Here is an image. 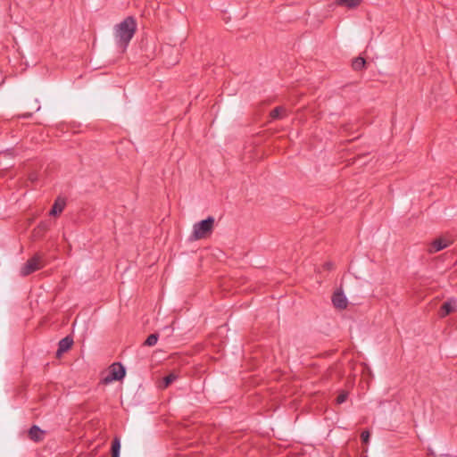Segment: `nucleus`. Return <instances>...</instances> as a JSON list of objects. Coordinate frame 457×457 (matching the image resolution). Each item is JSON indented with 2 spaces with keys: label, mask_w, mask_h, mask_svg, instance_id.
<instances>
[{
  "label": "nucleus",
  "mask_w": 457,
  "mask_h": 457,
  "mask_svg": "<svg viewBox=\"0 0 457 457\" xmlns=\"http://www.w3.org/2000/svg\"><path fill=\"white\" fill-rule=\"evenodd\" d=\"M137 30V22L132 16L125 18L114 27V38L116 45L126 49Z\"/></svg>",
  "instance_id": "obj_1"
},
{
  "label": "nucleus",
  "mask_w": 457,
  "mask_h": 457,
  "mask_svg": "<svg viewBox=\"0 0 457 457\" xmlns=\"http://www.w3.org/2000/svg\"><path fill=\"white\" fill-rule=\"evenodd\" d=\"M214 225V218L208 217L207 219L195 223L193 227L191 234L192 240H199L207 237L212 231Z\"/></svg>",
  "instance_id": "obj_2"
},
{
  "label": "nucleus",
  "mask_w": 457,
  "mask_h": 457,
  "mask_svg": "<svg viewBox=\"0 0 457 457\" xmlns=\"http://www.w3.org/2000/svg\"><path fill=\"white\" fill-rule=\"evenodd\" d=\"M41 268H43L41 257L38 254H36L23 264L20 270V274L22 277H26Z\"/></svg>",
  "instance_id": "obj_3"
},
{
  "label": "nucleus",
  "mask_w": 457,
  "mask_h": 457,
  "mask_svg": "<svg viewBox=\"0 0 457 457\" xmlns=\"http://www.w3.org/2000/svg\"><path fill=\"white\" fill-rule=\"evenodd\" d=\"M125 376V369L121 364L113 363L110 366L107 375L103 378L104 384L120 380Z\"/></svg>",
  "instance_id": "obj_4"
},
{
  "label": "nucleus",
  "mask_w": 457,
  "mask_h": 457,
  "mask_svg": "<svg viewBox=\"0 0 457 457\" xmlns=\"http://www.w3.org/2000/svg\"><path fill=\"white\" fill-rule=\"evenodd\" d=\"M332 303L337 309L343 310L347 306V299L342 292H336L332 296Z\"/></svg>",
  "instance_id": "obj_5"
},
{
  "label": "nucleus",
  "mask_w": 457,
  "mask_h": 457,
  "mask_svg": "<svg viewBox=\"0 0 457 457\" xmlns=\"http://www.w3.org/2000/svg\"><path fill=\"white\" fill-rule=\"evenodd\" d=\"M450 245H451V241L449 239L443 238V237L437 238L435 241H433V243L429 248V252L430 253L439 252V251L446 248Z\"/></svg>",
  "instance_id": "obj_6"
},
{
  "label": "nucleus",
  "mask_w": 457,
  "mask_h": 457,
  "mask_svg": "<svg viewBox=\"0 0 457 457\" xmlns=\"http://www.w3.org/2000/svg\"><path fill=\"white\" fill-rule=\"evenodd\" d=\"M44 434V431L36 425L32 426L29 430V437L34 442L42 441Z\"/></svg>",
  "instance_id": "obj_7"
},
{
  "label": "nucleus",
  "mask_w": 457,
  "mask_h": 457,
  "mask_svg": "<svg viewBox=\"0 0 457 457\" xmlns=\"http://www.w3.org/2000/svg\"><path fill=\"white\" fill-rule=\"evenodd\" d=\"M72 344H73L72 338H71L69 337H66L62 338L59 342V346H58V350H57V355H61L62 353H63L66 351H68L71 347Z\"/></svg>",
  "instance_id": "obj_8"
},
{
  "label": "nucleus",
  "mask_w": 457,
  "mask_h": 457,
  "mask_svg": "<svg viewBox=\"0 0 457 457\" xmlns=\"http://www.w3.org/2000/svg\"><path fill=\"white\" fill-rule=\"evenodd\" d=\"M65 204H65L64 199L58 197L55 200L54 205L52 206V209L50 211V215L55 216L57 214L61 213L63 211Z\"/></svg>",
  "instance_id": "obj_9"
},
{
  "label": "nucleus",
  "mask_w": 457,
  "mask_h": 457,
  "mask_svg": "<svg viewBox=\"0 0 457 457\" xmlns=\"http://www.w3.org/2000/svg\"><path fill=\"white\" fill-rule=\"evenodd\" d=\"M287 116V109L283 106H278L270 112V117L273 120L282 119Z\"/></svg>",
  "instance_id": "obj_10"
},
{
  "label": "nucleus",
  "mask_w": 457,
  "mask_h": 457,
  "mask_svg": "<svg viewBox=\"0 0 457 457\" xmlns=\"http://www.w3.org/2000/svg\"><path fill=\"white\" fill-rule=\"evenodd\" d=\"M338 5L345 6L348 8H355L361 3V0H334Z\"/></svg>",
  "instance_id": "obj_11"
},
{
  "label": "nucleus",
  "mask_w": 457,
  "mask_h": 457,
  "mask_svg": "<svg viewBox=\"0 0 457 457\" xmlns=\"http://www.w3.org/2000/svg\"><path fill=\"white\" fill-rule=\"evenodd\" d=\"M454 302H445L441 307L440 316L445 317L454 310Z\"/></svg>",
  "instance_id": "obj_12"
},
{
  "label": "nucleus",
  "mask_w": 457,
  "mask_h": 457,
  "mask_svg": "<svg viewBox=\"0 0 457 457\" xmlns=\"http://www.w3.org/2000/svg\"><path fill=\"white\" fill-rule=\"evenodd\" d=\"M120 442L118 437H115L112 444V457H120Z\"/></svg>",
  "instance_id": "obj_13"
},
{
  "label": "nucleus",
  "mask_w": 457,
  "mask_h": 457,
  "mask_svg": "<svg viewBox=\"0 0 457 457\" xmlns=\"http://www.w3.org/2000/svg\"><path fill=\"white\" fill-rule=\"evenodd\" d=\"M365 60L362 57H357L353 61L352 66L354 71H361L365 67Z\"/></svg>",
  "instance_id": "obj_14"
},
{
  "label": "nucleus",
  "mask_w": 457,
  "mask_h": 457,
  "mask_svg": "<svg viewBox=\"0 0 457 457\" xmlns=\"http://www.w3.org/2000/svg\"><path fill=\"white\" fill-rule=\"evenodd\" d=\"M178 378V375L175 373H170L168 376L163 378V385L162 387H168L172 382H174Z\"/></svg>",
  "instance_id": "obj_15"
},
{
  "label": "nucleus",
  "mask_w": 457,
  "mask_h": 457,
  "mask_svg": "<svg viewBox=\"0 0 457 457\" xmlns=\"http://www.w3.org/2000/svg\"><path fill=\"white\" fill-rule=\"evenodd\" d=\"M157 341H158V335L151 334L150 336L147 337L144 345H147V346H154L156 345Z\"/></svg>",
  "instance_id": "obj_16"
},
{
  "label": "nucleus",
  "mask_w": 457,
  "mask_h": 457,
  "mask_svg": "<svg viewBox=\"0 0 457 457\" xmlns=\"http://www.w3.org/2000/svg\"><path fill=\"white\" fill-rule=\"evenodd\" d=\"M347 393L346 392H342L341 394L338 395V396L337 397V403L338 404H341L343 403H345L347 399Z\"/></svg>",
  "instance_id": "obj_17"
},
{
  "label": "nucleus",
  "mask_w": 457,
  "mask_h": 457,
  "mask_svg": "<svg viewBox=\"0 0 457 457\" xmlns=\"http://www.w3.org/2000/svg\"><path fill=\"white\" fill-rule=\"evenodd\" d=\"M361 438L364 444H368L370 440V432L368 430L362 431L361 434Z\"/></svg>",
  "instance_id": "obj_18"
}]
</instances>
